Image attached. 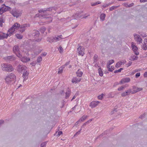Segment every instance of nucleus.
<instances>
[{"instance_id": "603ef678", "label": "nucleus", "mask_w": 147, "mask_h": 147, "mask_svg": "<svg viewBox=\"0 0 147 147\" xmlns=\"http://www.w3.org/2000/svg\"><path fill=\"white\" fill-rule=\"evenodd\" d=\"M114 62V61L112 59L111 60H110L109 61V65H111L112 63H113Z\"/></svg>"}, {"instance_id": "4c0bfd02", "label": "nucleus", "mask_w": 147, "mask_h": 147, "mask_svg": "<svg viewBox=\"0 0 147 147\" xmlns=\"http://www.w3.org/2000/svg\"><path fill=\"white\" fill-rule=\"evenodd\" d=\"M53 37H48L47 40V41L49 42L50 43L53 42Z\"/></svg>"}, {"instance_id": "ea45409f", "label": "nucleus", "mask_w": 147, "mask_h": 147, "mask_svg": "<svg viewBox=\"0 0 147 147\" xmlns=\"http://www.w3.org/2000/svg\"><path fill=\"white\" fill-rule=\"evenodd\" d=\"M16 56L20 58H21L22 57V55H21L19 52H17L15 53Z\"/></svg>"}, {"instance_id": "09e8293b", "label": "nucleus", "mask_w": 147, "mask_h": 147, "mask_svg": "<svg viewBox=\"0 0 147 147\" xmlns=\"http://www.w3.org/2000/svg\"><path fill=\"white\" fill-rule=\"evenodd\" d=\"M46 144L47 143L46 142H44L41 144L40 145V147H45Z\"/></svg>"}, {"instance_id": "69168bd1", "label": "nucleus", "mask_w": 147, "mask_h": 147, "mask_svg": "<svg viewBox=\"0 0 147 147\" xmlns=\"http://www.w3.org/2000/svg\"><path fill=\"white\" fill-rule=\"evenodd\" d=\"M4 122V121L3 120H0V126Z\"/></svg>"}, {"instance_id": "a878e982", "label": "nucleus", "mask_w": 147, "mask_h": 147, "mask_svg": "<svg viewBox=\"0 0 147 147\" xmlns=\"http://www.w3.org/2000/svg\"><path fill=\"white\" fill-rule=\"evenodd\" d=\"M14 32H11V31H9V30H8V32L7 34H5L6 37V38H7L8 36H10Z\"/></svg>"}, {"instance_id": "49530a36", "label": "nucleus", "mask_w": 147, "mask_h": 147, "mask_svg": "<svg viewBox=\"0 0 147 147\" xmlns=\"http://www.w3.org/2000/svg\"><path fill=\"white\" fill-rule=\"evenodd\" d=\"M82 129H81L79 131L76 132V133L74 135V137H75L76 136H77L80 133L81 131V130Z\"/></svg>"}, {"instance_id": "412c9836", "label": "nucleus", "mask_w": 147, "mask_h": 147, "mask_svg": "<svg viewBox=\"0 0 147 147\" xmlns=\"http://www.w3.org/2000/svg\"><path fill=\"white\" fill-rule=\"evenodd\" d=\"M124 63L122 61H119L115 65V67H119L121 65H122L123 64H124Z\"/></svg>"}, {"instance_id": "c9c22d12", "label": "nucleus", "mask_w": 147, "mask_h": 147, "mask_svg": "<svg viewBox=\"0 0 147 147\" xmlns=\"http://www.w3.org/2000/svg\"><path fill=\"white\" fill-rule=\"evenodd\" d=\"M128 90H127L126 92L122 93L121 94V96L123 97L125 96L126 95H128Z\"/></svg>"}, {"instance_id": "ddd939ff", "label": "nucleus", "mask_w": 147, "mask_h": 147, "mask_svg": "<svg viewBox=\"0 0 147 147\" xmlns=\"http://www.w3.org/2000/svg\"><path fill=\"white\" fill-rule=\"evenodd\" d=\"M22 76L24 78V81L26 80V79L28 78V75L29 73L28 72L26 69L25 71V72H23Z\"/></svg>"}, {"instance_id": "79ce46f5", "label": "nucleus", "mask_w": 147, "mask_h": 147, "mask_svg": "<svg viewBox=\"0 0 147 147\" xmlns=\"http://www.w3.org/2000/svg\"><path fill=\"white\" fill-rule=\"evenodd\" d=\"M107 134L106 132H104V133H102V134H101V135H100L99 136H98L96 138V140L97 139H98V138H101L102 137V136H103V134Z\"/></svg>"}, {"instance_id": "0eeeda50", "label": "nucleus", "mask_w": 147, "mask_h": 147, "mask_svg": "<svg viewBox=\"0 0 147 147\" xmlns=\"http://www.w3.org/2000/svg\"><path fill=\"white\" fill-rule=\"evenodd\" d=\"M134 36L135 40L138 43L140 44L142 43V40L140 35L137 34H134Z\"/></svg>"}, {"instance_id": "6e6552de", "label": "nucleus", "mask_w": 147, "mask_h": 147, "mask_svg": "<svg viewBox=\"0 0 147 147\" xmlns=\"http://www.w3.org/2000/svg\"><path fill=\"white\" fill-rule=\"evenodd\" d=\"M84 48L81 46H79L77 49V51L80 55H83L84 54Z\"/></svg>"}, {"instance_id": "e2e57ef3", "label": "nucleus", "mask_w": 147, "mask_h": 147, "mask_svg": "<svg viewBox=\"0 0 147 147\" xmlns=\"http://www.w3.org/2000/svg\"><path fill=\"white\" fill-rule=\"evenodd\" d=\"M123 5L126 7H129V5L128 3H125L123 4Z\"/></svg>"}, {"instance_id": "37998d69", "label": "nucleus", "mask_w": 147, "mask_h": 147, "mask_svg": "<svg viewBox=\"0 0 147 147\" xmlns=\"http://www.w3.org/2000/svg\"><path fill=\"white\" fill-rule=\"evenodd\" d=\"M4 13L3 7L1 6L0 8V14L1 15Z\"/></svg>"}, {"instance_id": "c756f323", "label": "nucleus", "mask_w": 147, "mask_h": 147, "mask_svg": "<svg viewBox=\"0 0 147 147\" xmlns=\"http://www.w3.org/2000/svg\"><path fill=\"white\" fill-rule=\"evenodd\" d=\"M56 9V7H51L48 8L47 9H46V11H52V10H55Z\"/></svg>"}, {"instance_id": "f3484780", "label": "nucleus", "mask_w": 147, "mask_h": 147, "mask_svg": "<svg viewBox=\"0 0 147 147\" xmlns=\"http://www.w3.org/2000/svg\"><path fill=\"white\" fill-rule=\"evenodd\" d=\"M134 92H132V93H134L138 91L142 90V88L135 87L134 88Z\"/></svg>"}, {"instance_id": "5701e85b", "label": "nucleus", "mask_w": 147, "mask_h": 147, "mask_svg": "<svg viewBox=\"0 0 147 147\" xmlns=\"http://www.w3.org/2000/svg\"><path fill=\"white\" fill-rule=\"evenodd\" d=\"M7 59L9 61H12L15 60V58L14 56H8L6 57Z\"/></svg>"}, {"instance_id": "1a4fd4ad", "label": "nucleus", "mask_w": 147, "mask_h": 147, "mask_svg": "<svg viewBox=\"0 0 147 147\" xmlns=\"http://www.w3.org/2000/svg\"><path fill=\"white\" fill-rule=\"evenodd\" d=\"M30 25L29 24H25L23 25H20V28L22 29V32H23L25 31V28L26 27H30Z\"/></svg>"}, {"instance_id": "774afa93", "label": "nucleus", "mask_w": 147, "mask_h": 147, "mask_svg": "<svg viewBox=\"0 0 147 147\" xmlns=\"http://www.w3.org/2000/svg\"><path fill=\"white\" fill-rule=\"evenodd\" d=\"M47 54V53H45H45H42L41 55L42 56H45Z\"/></svg>"}, {"instance_id": "c85d7f7f", "label": "nucleus", "mask_w": 147, "mask_h": 147, "mask_svg": "<svg viewBox=\"0 0 147 147\" xmlns=\"http://www.w3.org/2000/svg\"><path fill=\"white\" fill-rule=\"evenodd\" d=\"M106 15L105 14H102L100 16V18L101 20L103 21L105 20Z\"/></svg>"}, {"instance_id": "f257e3e1", "label": "nucleus", "mask_w": 147, "mask_h": 147, "mask_svg": "<svg viewBox=\"0 0 147 147\" xmlns=\"http://www.w3.org/2000/svg\"><path fill=\"white\" fill-rule=\"evenodd\" d=\"M5 80L6 83L7 84H10L12 82H15L16 81V78L15 75L14 74L11 73L6 76Z\"/></svg>"}, {"instance_id": "2eb2a0df", "label": "nucleus", "mask_w": 147, "mask_h": 147, "mask_svg": "<svg viewBox=\"0 0 147 147\" xmlns=\"http://www.w3.org/2000/svg\"><path fill=\"white\" fill-rule=\"evenodd\" d=\"M13 51L15 53L20 52L19 48L18 45H16L14 46L13 48Z\"/></svg>"}, {"instance_id": "bf43d9fd", "label": "nucleus", "mask_w": 147, "mask_h": 147, "mask_svg": "<svg viewBox=\"0 0 147 147\" xmlns=\"http://www.w3.org/2000/svg\"><path fill=\"white\" fill-rule=\"evenodd\" d=\"M109 5L108 4H106L104 5H102V7L103 8H105L107 6H108Z\"/></svg>"}, {"instance_id": "7c9ffc66", "label": "nucleus", "mask_w": 147, "mask_h": 147, "mask_svg": "<svg viewBox=\"0 0 147 147\" xmlns=\"http://www.w3.org/2000/svg\"><path fill=\"white\" fill-rule=\"evenodd\" d=\"M87 117V116L86 115H84L80 119V121L81 122H82L85 120Z\"/></svg>"}, {"instance_id": "20e7f679", "label": "nucleus", "mask_w": 147, "mask_h": 147, "mask_svg": "<svg viewBox=\"0 0 147 147\" xmlns=\"http://www.w3.org/2000/svg\"><path fill=\"white\" fill-rule=\"evenodd\" d=\"M1 66L3 70L7 72L12 71L14 69L13 66L10 64L3 63L1 64Z\"/></svg>"}, {"instance_id": "6ab92c4d", "label": "nucleus", "mask_w": 147, "mask_h": 147, "mask_svg": "<svg viewBox=\"0 0 147 147\" xmlns=\"http://www.w3.org/2000/svg\"><path fill=\"white\" fill-rule=\"evenodd\" d=\"M6 38L5 34L0 32V40Z\"/></svg>"}, {"instance_id": "7ed1b4c3", "label": "nucleus", "mask_w": 147, "mask_h": 147, "mask_svg": "<svg viewBox=\"0 0 147 147\" xmlns=\"http://www.w3.org/2000/svg\"><path fill=\"white\" fill-rule=\"evenodd\" d=\"M10 12L14 17L17 18L21 16L22 13L21 10L16 8L13 9L12 10L11 9Z\"/></svg>"}, {"instance_id": "4468645a", "label": "nucleus", "mask_w": 147, "mask_h": 147, "mask_svg": "<svg viewBox=\"0 0 147 147\" xmlns=\"http://www.w3.org/2000/svg\"><path fill=\"white\" fill-rule=\"evenodd\" d=\"M21 61L24 63H26L30 60L29 58H28L26 56L22 57L21 59Z\"/></svg>"}, {"instance_id": "3c124183", "label": "nucleus", "mask_w": 147, "mask_h": 147, "mask_svg": "<svg viewBox=\"0 0 147 147\" xmlns=\"http://www.w3.org/2000/svg\"><path fill=\"white\" fill-rule=\"evenodd\" d=\"M9 31H11V32H14L15 31V29L13 26L9 30Z\"/></svg>"}, {"instance_id": "a211bd4d", "label": "nucleus", "mask_w": 147, "mask_h": 147, "mask_svg": "<svg viewBox=\"0 0 147 147\" xmlns=\"http://www.w3.org/2000/svg\"><path fill=\"white\" fill-rule=\"evenodd\" d=\"M81 80L80 78H78L76 77H75L72 80L71 82L73 83H76L80 82Z\"/></svg>"}, {"instance_id": "13d9d810", "label": "nucleus", "mask_w": 147, "mask_h": 147, "mask_svg": "<svg viewBox=\"0 0 147 147\" xmlns=\"http://www.w3.org/2000/svg\"><path fill=\"white\" fill-rule=\"evenodd\" d=\"M47 18H49L50 20L49 21V23H50L52 22V18L51 17H49Z\"/></svg>"}, {"instance_id": "39448f33", "label": "nucleus", "mask_w": 147, "mask_h": 147, "mask_svg": "<svg viewBox=\"0 0 147 147\" xmlns=\"http://www.w3.org/2000/svg\"><path fill=\"white\" fill-rule=\"evenodd\" d=\"M131 48L135 55H139V52L138 51V48L136 45V44L132 42L131 43Z\"/></svg>"}, {"instance_id": "052dcab7", "label": "nucleus", "mask_w": 147, "mask_h": 147, "mask_svg": "<svg viewBox=\"0 0 147 147\" xmlns=\"http://www.w3.org/2000/svg\"><path fill=\"white\" fill-rule=\"evenodd\" d=\"M119 84H120L119 83H118V82H116L114 83V84L113 85L114 86H116L119 85Z\"/></svg>"}, {"instance_id": "dca6fc26", "label": "nucleus", "mask_w": 147, "mask_h": 147, "mask_svg": "<svg viewBox=\"0 0 147 147\" xmlns=\"http://www.w3.org/2000/svg\"><path fill=\"white\" fill-rule=\"evenodd\" d=\"M138 58V57L137 56V55L132 54L131 55L130 58L129 59L131 61H134L137 60Z\"/></svg>"}, {"instance_id": "864d4df0", "label": "nucleus", "mask_w": 147, "mask_h": 147, "mask_svg": "<svg viewBox=\"0 0 147 147\" xmlns=\"http://www.w3.org/2000/svg\"><path fill=\"white\" fill-rule=\"evenodd\" d=\"M63 71V70L62 69H61V68H59V70L58 71V74H61L62 72Z\"/></svg>"}, {"instance_id": "338daca9", "label": "nucleus", "mask_w": 147, "mask_h": 147, "mask_svg": "<svg viewBox=\"0 0 147 147\" xmlns=\"http://www.w3.org/2000/svg\"><path fill=\"white\" fill-rule=\"evenodd\" d=\"M108 70L109 71L112 72L114 70V69H111L110 67H109V68H108Z\"/></svg>"}, {"instance_id": "e433bc0d", "label": "nucleus", "mask_w": 147, "mask_h": 147, "mask_svg": "<svg viewBox=\"0 0 147 147\" xmlns=\"http://www.w3.org/2000/svg\"><path fill=\"white\" fill-rule=\"evenodd\" d=\"M42 60V57L40 56L38 57L37 59V61L38 63H40Z\"/></svg>"}, {"instance_id": "bb28decb", "label": "nucleus", "mask_w": 147, "mask_h": 147, "mask_svg": "<svg viewBox=\"0 0 147 147\" xmlns=\"http://www.w3.org/2000/svg\"><path fill=\"white\" fill-rule=\"evenodd\" d=\"M98 56L95 54L94 55V57H93V59H94V63H96L97 61H98Z\"/></svg>"}, {"instance_id": "9b49d317", "label": "nucleus", "mask_w": 147, "mask_h": 147, "mask_svg": "<svg viewBox=\"0 0 147 147\" xmlns=\"http://www.w3.org/2000/svg\"><path fill=\"white\" fill-rule=\"evenodd\" d=\"M129 82V78H126L122 79L119 82L120 84H125Z\"/></svg>"}, {"instance_id": "58836bf2", "label": "nucleus", "mask_w": 147, "mask_h": 147, "mask_svg": "<svg viewBox=\"0 0 147 147\" xmlns=\"http://www.w3.org/2000/svg\"><path fill=\"white\" fill-rule=\"evenodd\" d=\"M101 3V2H100L99 1H98L95 2V3H91V5L92 6H95L96 5H97L98 4H100Z\"/></svg>"}, {"instance_id": "393cba45", "label": "nucleus", "mask_w": 147, "mask_h": 147, "mask_svg": "<svg viewBox=\"0 0 147 147\" xmlns=\"http://www.w3.org/2000/svg\"><path fill=\"white\" fill-rule=\"evenodd\" d=\"M55 37L56 40L57 41L60 40L63 38L62 35H58L57 36H56Z\"/></svg>"}, {"instance_id": "cd10ccee", "label": "nucleus", "mask_w": 147, "mask_h": 147, "mask_svg": "<svg viewBox=\"0 0 147 147\" xmlns=\"http://www.w3.org/2000/svg\"><path fill=\"white\" fill-rule=\"evenodd\" d=\"M98 71L100 76L101 77L103 75V72L100 67L98 69Z\"/></svg>"}, {"instance_id": "4d7b16f0", "label": "nucleus", "mask_w": 147, "mask_h": 147, "mask_svg": "<svg viewBox=\"0 0 147 147\" xmlns=\"http://www.w3.org/2000/svg\"><path fill=\"white\" fill-rule=\"evenodd\" d=\"M53 37V42H56V37Z\"/></svg>"}, {"instance_id": "680f3d73", "label": "nucleus", "mask_w": 147, "mask_h": 147, "mask_svg": "<svg viewBox=\"0 0 147 147\" xmlns=\"http://www.w3.org/2000/svg\"><path fill=\"white\" fill-rule=\"evenodd\" d=\"M144 77H147V71L145 72L144 74Z\"/></svg>"}, {"instance_id": "f8f14e48", "label": "nucleus", "mask_w": 147, "mask_h": 147, "mask_svg": "<svg viewBox=\"0 0 147 147\" xmlns=\"http://www.w3.org/2000/svg\"><path fill=\"white\" fill-rule=\"evenodd\" d=\"M3 7L4 12L7 11H10L11 8L8 6H6L5 4L3 5H1Z\"/></svg>"}, {"instance_id": "5fc2aeb1", "label": "nucleus", "mask_w": 147, "mask_h": 147, "mask_svg": "<svg viewBox=\"0 0 147 147\" xmlns=\"http://www.w3.org/2000/svg\"><path fill=\"white\" fill-rule=\"evenodd\" d=\"M63 133L62 131H59L58 132V134L57 136H59L61 134H62Z\"/></svg>"}, {"instance_id": "8fccbe9b", "label": "nucleus", "mask_w": 147, "mask_h": 147, "mask_svg": "<svg viewBox=\"0 0 147 147\" xmlns=\"http://www.w3.org/2000/svg\"><path fill=\"white\" fill-rule=\"evenodd\" d=\"M125 88V86H121L118 88V90L120 91L122 90Z\"/></svg>"}, {"instance_id": "473e14b6", "label": "nucleus", "mask_w": 147, "mask_h": 147, "mask_svg": "<svg viewBox=\"0 0 147 147\" xmlns=\"http://www.w3.org/2000/svg\"><path fill=\"white\" fill-rule=\"evenodd\" d=\"M15 36L17 38L19 39H21L23 37L22 35L18 34H16Z\"/></svg>"}, {"instance_id": "c03bdc74", "label": "nucleus", "mask_w": 147, "mask_h": 147, "mask_svg": "<svg viewBox=\"0 0 147 147\" xmlns=\"http://www.w3.org/2000/svg\"><path fill=\"white\" fill-rule=\"evenodd\" d=\"M46 11V8H44L42 9H41L38 10V12L39 13L44 12L45 11Z\"/></svg>"}, {"instance_id": "423d86ee", "label": "nucleus", "mask_w": 147, "mask_h": 147, "mask_svg": "<svg viewBox=\"0 0 147 147\" xmlns=\"http://www.w3.org/2000/svg\"><path fill=\"white\" fill-rule=\"evenodd\" d=\"M27 67L23 65H19L17 67V70L19 73H22L25 72Z\"/></svg>"}, {"instance_id": "aec40b11", "label": "nucleus", "mask_w": 147, "mask_h": 147, "mask_svg": "<svg viewBox=\"0 0 147 147\" xmlns=\"http://www.w3.org/2000/svg\"><path fill=\"white\" fill-rule=\"evenodd\" d=\"M71 94V90H70L68 88L67 89V91L65 93V98L66 99H67L70 96V95Z\"/></svg>"}, {"instance_id": "de8ad7c7", "label": "nucleus", "mask_w": 147, "mask_h": 147, "mask_svg": "<svg viewBox=\"0 0 147 147\" xmlns=\"http://www.w3.org/2000/svg\"><path fill=\"white\" fill-rule=\"evenodd\" d=\"M103 94H102L101 95L98 96V98L99 99L102 100L103 98Z\"/></svg>"}, {"instance_id": "6e6d98bb", "label": "nucleus", "mask_w": 147, "mask_h": 147, "mask_svg": "<svg viewBox=\"0 0 147 147\" xmlns=\"http://www.w3.org/2000/svg\"><path fill=\"white\" fill-rule=\"evenodd\" d=\"M140 76V73H137L136 74V78H138V77Z\"/></svg>"}, {"instance_id": "a18cd8bd", "label": "nucleus", "mask_w": 147, "mask_h": 147, "mask_svg": "<svg viewBox=\"0 0 147 147\" xmlns=\"http://www.w3.org/2000/svg\"><path fill=\"white\" fill-rule=\"evenodd\" d=\"M117 111V109H114L113 111H112L110 114L111 115H113L114 113H115Z\"/></svg>"}, {"instance_id": "a19ab883", "label": "nucleus", "mask_w": 147, "mask_h": 147, "mask_svg": "<svg viewBox=\"0 0 147 147\" xmlns=\"http://www.w3.org/2000/svg\"><path fill=\"white\" fill-rule=\"evenodd\" d=\"M123 69V68H120L118 70L115 71H114V73H117L118 72H121V71Z\"/></svg>"}, {"instance_id": "9d476101", "label": "nucleus", "mask_w": 147, "mask_h": 147, "mask_svg": "<svg viewBox=\"0 0 147 147\" xmlns=\"http://www.w3.org/2000/svg\"><path fill=\"white\" fill-rule=\"evenodd\" d=\"M99 102L98 101H92L90 103V106L92 108L95 107Z\"/></svg>"}, {"instance_id": "f03ea898", "label": "nucleus", "mask_w": 147, "mask_h": 147, "mask_svg": "<svg viewBox=\"0 0 147 147\" xmlns=\"http://www.w3.org/2000/svg\"><path fill=\"white\" fill-rule=\"evenodd\" d=\"M40 33L39 31L37 30H34L32 36L34 38V40L37 42H40L42 39V37L40 36Z\"/></svg>"}, {"instance_id": "72a5a7b5", "label": "nucleus", "mask_w": 147, "mask_h": 147, "mask_svg": "<svg viewBox=\"0 0 147 147\" xmlns=\"http://www.w3.org/2000/svg\"><path fill=\"white\" fill-rule=\"evenodd\" d=\"M119 7V6H112L110 7L109 8V10L111 11L113 10H114L116 9L118 7Z\"/></svg>"}, {"instance_id": "0e129e2a", "label": "nucleus", "mask_w": 147, "mask_h": 147, "mask_svg": "<svg viewBox=\"0 0 147 147\" xmlns=\"http://www.w3.org/2000/svg\"><path fill=\"white\" fill-rule=\"evenodd\" d=\"M144 43L147 44V39L145 38L144 40Z\"/></svg>"}, {"instance_id": "b1692460", "label": "nucleus", "mask_w": 147, "mask_h": 147, "mask_svg": "<svg viewBox=\"0 0 147 147\" xmlns=\"http://www.w3.org/2000/svg\"><path fill=\"white\" fill-rule=\"evenodd\" d=\"M76 74L77 77H81L83 74V73L82 71H79V69L78 70V71L76 73Z\"/></svg>"}, {"instance_id": "2f4dec72", "label": "nucleus", "mask_w": 147, "mask_h": 147, "mask_svg": "<svg viewBox=\"0 0 147 147\" xmlns=\"http://www.w3.org/2000/svg\"><path fill=\"white\" fill-rule=\"evenodd\" d=\"M46 28L45 26L42 27L40 29V31L41 32L43 33L46 30Z\"/></svg>"}, {"instance_id": "4be33fe9", "label": "nucleus", "mask_w": 147, "mask_h": 147, "mask_svg": "<svg viewBox=\"0 0 147 147\" xmlns=\"http://www.w3.org/2000/svg\"><path fill=\"white\" fill-rule=\"evenodd\" d=\"M13 26L15 29H18V28H20V25L18 23L16 22L13 25Z\"/></svg>"}, {"instance_id": "f704fd0d", "label": "nucleus", "mask_w": 147, "mask_h": 147, "mask_svg": "<svg viewBox=\"0 0 147 147\" xmlns=\"http://www.w3.org/2000/svg\"><path fill=\"white\" fill-rule=\"evenodd\" d=\"M142 48L144 50H146L147 49V44L143 43Z\"/></svg>"}]
</instances>
